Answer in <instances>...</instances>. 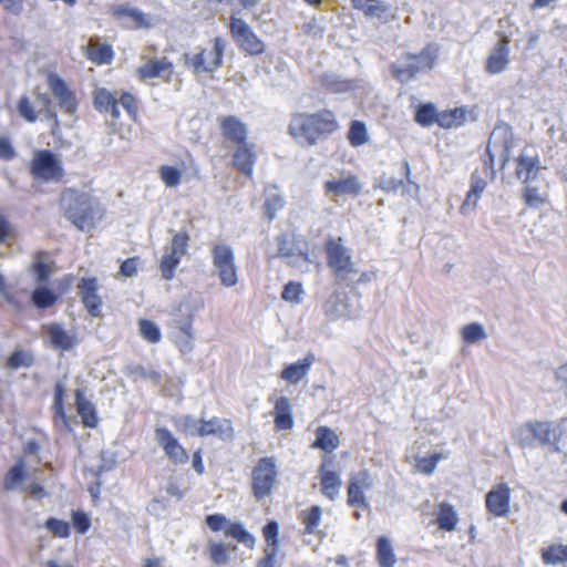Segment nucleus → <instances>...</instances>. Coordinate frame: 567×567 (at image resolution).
Returning <instances> with one entry per match:
<instances>
[{
	"label": "nucleus",
	"instance_id": "nucleus-1",
	"mask_svg": "<svg viewBox=\"0 0 567 567\" xmlns=\"http://www.w3.org/2000/svg\"><path fill=\"white\" fill-rule=\"evenodd\" d=\"M64 217L79 230L90 231L102 220L104 212L90 194L69 188L61 195Z\"/></svg>",
	"mask_w": 567,
	"mask_h": 567
},
{
	"label": "nucleus",
	"instance_id": "nucleus-2",
	"mask_svg": "<svg viewBox=\"0 0 567 567\" xmlns=\"http://www.w3.org/2000/svg\"><path fill=\"white\" fill-rule=\"evenodd\" d=\"M338 128L334 114L328 110L315 114H296L289 124V132L300 144L313 145L317 141Z\"/></svg>",
	"mask_w": 567,
	"mask_h": 567
},
{
	"label": "nucleus",
	"instance_id": "nucleus-3",
	"mask_svg": "<svg viewBox=\"0 0 567 567\" xmlns=\"http://www.w3.org/2000/svg\"><path fill=\"white\" fill-rule=\"evenodd\" d=\"M324 250L328 266L332 269L334 276L344 282H351L355 279L359 270L352 260V254L343 244L341 237L329 238L326 241Z\"/></svg>",
	"mask_w": 567,
	"mask_h": 567
},
{
	"label": "nucleus",
	"instance_id": "nucleus-4",
	"mask_svg": "<svg viewBox=\"0 0 567 567\" xmlns=\"http://www.w3.org/2000/svg\"><path fill=\"white\" fill-rule=\"evenodd\" d=\"M436 59L437 49L429 44L417 54H402L393 65V73L400 82L404 83L419 72L432 70Z\"/></svg>",
	"mask_w": 567,
	"mask_h": 567
},
{
	"label": "nucleus",
	"instance_id": "nucleus-5",
	"mask_svg": "<svg viewBox=\"0 0 567 567\" xmlns=\"http://www.w3.org/2000/svg\"><path fill=\"white\" fill-rule=\"evenodd\" d=\"M38 73L43 78L59 107L68 115L74 116L78 111V100L69 84L52 68H42Z\"/></svg>",
	"mask_w": 567,
	"mask_h": 567
},
{
	"label": "nucleus",
	"instance_id": "nucleus-6",
	"mask_svg": "<svg viewBox=\"0 0 567 567\" xmlns=\"http://www.w3.org/2000/svg\"><path fill=\"white\" fill-rule=\"evenodd\" d=\"M225 41L216 37L210 49H203L198 53H184L185 65L194 73H213L223 62Z\"/></svg>",
	"mask_w": 567,
	"mask_h": 567
},
{
	"label": "nucleus",
	"instance_id": "nucleus-7",
	"mask_svg": "<svg viewBox=\"0 0 567 567\" xmlns=\"http://www.w3.org/2000/svg\"><path fill=\"white\" fill-rule=\"evenodd\" d=\"M210 255L214 271L220 284L226 288L234 287L238 282L234 249L229 245L217 244L212 248Z\"/></svg>",
	"mask_w": 567,
	"mask_h": 567
},
{
	"label": "nucleus",
	"instance_id": "nucleus-8",
	"mask_svg": "<svg viewBox=\"0 0 567 567\" xmlns=\"http://www.w3.org/2000/svg\"><path fill=\"white\" fill-rule=\"evenodd\" d=\"M53 269L54 265L50 257L47 254L38 252V309L52 307L63 292L58 282H53L51 287L43 284L51 276Z\"/></svg>",
	"mask_w": 567,
	"mask_h": 567
},
{
	"label": "nucleus",
	"instance_id": "nucleus-9",
	"mask_svg": "<svg viewBox=\"0 0 567 567\" xmlns=\"http://www.w3.org/2000/svg\"><path fill=\"white\" fill-rule=\"evenodd\" d=\"M277 476L276 458L271 456L260 458L252 471L254 495L258 499L269 496L277 483Z\"/></svg>",
	"mask_w": 567,
	"mask_h": 567
},
{
	"label": "nucleus",
	"instance_id": "nucleus-10",
	"mask_svg": "<svg viewBox=\"0 0 567 567\" xmlns=\"http://www.w3.org/2000/svg\"><path fill=\"white\" fill-rule=\"evenodd\" d=\"M514 437L522 447H532L535 442L545 445L556 441V431L549 422H528L516 429Z\"/></svg>",
	"mask_w": 567,
	"mask_h": 567
},
{
	"label": "nucleus",
	"instance_id": "nucleus-11",
	"mask_svg": "<svg viewBox=\"0 0 567 567\" xmlns=\"http://www.w3.org/2000/svg\"><path fill=\"white\" fill-rule=\"evenodd\" d=\"M188 248V236L185 231L176 233L169 245L165 246L164 254L161 258L159 269L165 280L174 277V271L186 255Z\"/></svg>",
	"mask_w": 567,
	"mask_h": 567
},
{
	"label": "nucleus",
	"instance_id": "nucleus-12",
	"mask_svg": "<svg viewBox=\"0 0 567 567\" xmlns=\"http://www.w3.org/2000/svg\"><path fill=\"white\" fill-rule=\"evenodd\" d=\"M64 177L61 157L51 151H38V192L45 184H58Z\"/></svg>",
	"mask_w": 567,
	"mask_h": 567
},
{
	"label": "nucleus",
	"instance_id": "nucleus-13",
	"mask_svg": "<svg viewBox=\"0 0 567 567\" xmlns=\"http://www.w3.org/2000/svg\"><path fill=\"white\" fill-rule=\"evenodd\" d=\"M230 33L238 47L250 55H258L265 51V42L258 38L245 20L231 17Z\"/></svg>",
	"mask_w": 567,
	"mask_h": 567
},
{
	"label": "nucleus",
	"instance_id": "nucleus-14",
	"mask_svg": "<svg viewBox=\"0 0 567 567\" xmlns=\"http://www.w3.org/2000/svg\"><path fill=\"white\" fill-rule=\"evenodd\" d=\"M513 146V133L507 125H498L492 132L486 153L489 158L491 168L493 167L495 156H498L504 166L509 161L511 148Z\"/></svg>",
	"mask_w": 567,
	"mask_h": 567
},
{
	"label": "nucleus",
	"instance_id": "nucleus-15",
	"mask_svg": "<svg viewBox=\"0 0 567 567\" xmlns=\"http://www.w3.org/2000/svg\"><path fill=\"white\" fill-rule=\"evenodd\" d=\"M373 486L374 478L367 471L351 474L348 486V504L350 506L368 508L369 504L364 493L372 489Z\"/></svg>",
	"mask_w": 567,
	"mask_h": 567
},
{
	"label": "nucleus",
	"instance_id": "nucleus-16",
	"mask_svg": "<svg viewBox=\"0 0 567 567\" xmlns=\"http://www.w3.org/2000/svg\"><path fill=\"white\" fill-rule=\"evenodd\" d=\"M155 441L165 453V456L175 464H185L188 461L186 450L179 444L178 440L166 427L155 430Z\"/></svg>",
	"mask_w": 567,
	"mask_h": 567
},
{
	"label": "nucleus",
	"instance_id": "nucleus-17",
	"mask_svg": "<svg viewBox=\"0 0 567 567\" xmlns=\"http://www.w3.org/2000/svg\"><path fill=\"white\" fill-rule=\"evenodd\" d=\"M173 74L174 64L166 58H153L136 70V75L143 81L158 78L169 83Z\"/></svg>",
	"mask_w": 567,
	"mask_h": 567
},
{
	"label": "nucleus",
	"instance_id": "nucleus-18",
	"mask_svg": "<svg viewBox=\"0 0 567 567\" xmlns=\"http://www.w3.org/2000/svg\"><path fill=\"white\" fill-rule=\"evenodd\" d=\"M324 192L334 197L355 196L361 192V185L354 175L341 173L324 183Z\"/></svg>",
	"mask_w": 567,
	"mask_h": 567
},
{
	"label": "nucleus",
	"instance_id": "nucleus-19",
	"mask_svg": "<svg viewBox=\"0 0 567 567\" xmlns=\"http://www.w3.org/2000/svg\"><path fill=\"white\" fill-rule=\"evenodd\" d=\"M486 507L497 517L506 516L511 508V488L506 484L494 486L485 497Z\"/></svg>",
	"mask_w": 567,
	"mask_h": 567
},
{
	"label": "nucleus",
	"instance_id": "nucleus-20",
	"mask_svg": "<svg viewBox=\"0 0 567 567\" xmlns=\"http://www.w3.org/2000/svg\"><path fill=\"white\" fill-rule=\"evenodd\" d=\"M81 300L92 317L101 315L102 300L97 295V281L95 278H83L78 285Z\"/></svg>",
	"mask_w": 567,
	"mask_h": 567
},
{
	"label": "nucleus",
	"instance_id": "nucleus-21",
	"mask_svg": "<svg viewBox=\"0 0 567 567\" xmlns=\"http://www.w3.org/2000/svg\"><path fill=\"white\" fill-rule=\"evenodd\" d=\"M43 329L48 343L54 349L68 351L76 343L75 336L59 323L44 326Z\"/></svg>",
	"mask_w": 567,
	"mask_h": 567
},
{
	"label": "nucleus",
	"instance_id": "nucleus-22",
	"mask_svg": "<svg viewBox=\"0 0 567 567\" xmlns=\"http://www.w3.org/2000/svg\"><path fill=\"white\" fill-rule=\"evenodd\" d=\"M321 493L330 501H336L340 495L342 485L340 473L328 467V462H323L319 468Z\"/></svg>",
	"mask_w": 567,
	"mask_h": 567
},
{
	"label": "nucleus",
	"instance_id": "nucleus-23",
	"mask_svg": "<svg viewBox=\"0 0 567 567\" xmlns=\"http://www.w3.org/2000/svg\"><path fill=\"white\" fill-rule=\"evenodd\" d=\"M509 47L506 39L498 40L496 47L486 60L485 70L491 74L503 72L509 62Z\"/></svg>",
	"mask_w": 567,
	"mask_h": 567
},
{
	"label": "nucleus",
	"instance_id": "nucleus-24",
	"mask_svg": "<svg viewBox=\"0 0 567 567\" xmlns=\"http://www.w3.org/2000/svg\"><path fill=\"white\" fill-rule=\"evenodd\" d=\"M278 245V257L285 259L289 265L297 266L299 261H307V254L295 244L286 234L276 238Z\"/></svg>",
	"mask_w": 567,
	"mask_h": 567
},
{
	"label": "nucleus",
	"instance_id": "nucleus-25",
	"mask_svg": "<svg viewBox=\"0 0 567 567\" xmlns=\"http://www.w3.org/2000/svg\"><path fill=\"white\" fill-rule=\"evenodd\" d=\"M352 7L364 13L365 17L388 21L391 6L381 0H351Z\"/></svg>",
	"mask_w": 567,
	"mask_h": 567
},
{
	"label": "nucleus",
	"instance_id": "nucleus-26",
	"mask_svg": "<svg viewBox=\"0 0 567 567\" xmlns=\"http://www.w3.org/2000/svg\"><path fill=\"white\" fill-rule=\"evenodd\" d=\"M231 422L227 419L212 417L209 421L200 420L198 436L214 435L227 440L233 436Z\"/></svg>",
	"mask_w": 567,
	"mask_h": 567
},
{
	"label": "nucleus",
	"instance_id": "nucleus-27",
	"mask_svg": "<svg viewBox=\"0 0 567 567\" xmlns=\"http://www.w3.org/2000/svg\"><path fill=\"white\" fill-rule=\"evenodd\" d=\"M315 362V355L309 353L302 360L288 364L280 374V378L290 384L302 381Z\"/></svg>",
	"mask_w": 567,
	"mask_h": 567
},
{
	"label": "nucleus",
	"instance_id": "nucleus-28",
	"mask_svg": "<svg viewBox=\"0 0 567 567\" xmlns=\"http://www.w3.org/2000/svg\"><path fill=\"white\" fill-rule=\"evenodd\" d=\"M223 135L235 144L246 143L247 126L236 116H226L220 120Z\"/></svg>",
	"mask_w": 567,
	"mask_h": 567
},
{
	"label": "nucleus",
	"instance_id": "nucleus-29",
	"mask_svg": "<svg viewBox=\"0 0 567 567\" xmlns=\"http://www.w3.org/2000/svg\"><path fill=\"white\" fill-rule=\"evenodd\" d=\"M256 161V153L252 144H239L233 156V163L246 176L251 177L254 173V165Z\"/></svg>",
	"mask_w": 567,
	"mask_h": 567
},
{
	"label": "nucleus",
	"instance_id": "nucleus-30",
	"mask_svg": "<svg viewBox=\"0 0 567 567\" xmlns=\"http://www.w3.org/2000/svg\"><path fill=\"white\" fill-rule=\"evenodd\" d=\"M486 185V181L477 171H475L471 176L470 190L467 192L465 200L461 206L462 214H467L476 208L477 202L482 193L485 190Z\"/></svg>",
	"mask_w": 567,
	"mask_h": 567
},
{
	"label": "nucleus",
	"instance_id": "nucleus-31",
	"mask_svg": "<svg viewBox=\"0 0 567 567\" xmlns=\"http://www.w3.org/2000/svg\"><path fill=\"white\" fill-rule=\"evenodd\" d=\"M94 107L104 113H111L114 118L120 116L116 97L104 87H96L93 91Z\"/></svg>",
	"mask_w": 567,
	"mask_h": 567
},
{
	"label": "nucleus",
	"instance_id": "nucleus-32",
	"mask_svg": "<svg viewBox=\"0 0 567 567\" xmlns=\"http://www.w3.org/2000/svg\"><path fill=\"white\" fill-rule=\"evenodd\" d=\"M540 171L536 156L519 155L517 158L516 175L524 184L533 183Z\"/></svg>",
	"mask_w": 567,
	"mask_h": 567
},
{
	"label": "nucleus",
	"instance_id": "nucleus-33",
	"mask_svg": "<svg viewBox=\"0 0 567 567\" xmlns=\"http://www.w3.org/2000/svg\"><path fill=\"white\" fill-rule=\"evenodd\" d=\"M40 115L48 121L51 133L58 135L60 125L55 105L52 104L47 94L38 93V117Z\"/></svg>",
	"mask_w": 567,
	"mask_h": 567
},
{
	"label": "nucleus",
	"instance_id": "nucleus-34",
	"mask_svg": "<svg viewBox=\"0 0 567 567\" xmlns=\"http://www.w3.org/2000/svg\"><path fill=\"white\" fill-rule=\"evenodd\" d=\"M275 423L280 430H290L293 427L291 415V405L286 396H280L275 403Z\"/></svg>",
	"mask_w": 567,
	"mask_h": 567
},
{
	"label": "nucleus",
	"instance_id": "nucleus-35",
	"mask_svg": "<svg viewBox=\"0 0 567 567\" xmlns=\"http://www.w3.org/2000/svg\"><path fill=\"white\" fill-rule=\"evenodd\" d=\"M75 405L79 415L82 417V422L87 427H94L97 424V417L95 414L94 405L86 400L81 390L75 392Z\"/></svg>",
	"mask_w": 567,
	"mask_h": 567
},
{
	"label": "nucleus",
	"instance_id": "nucleus-36",
	"mask_svg": "<svg viewBox=\"0 0 567 567\" xmlns=\"http://www.w3.org/2000/svg\"><path fill=\"white\" fill-rule=\"evenodd\" d=\"M339 436L328 426H319L316 430L313 447L323 450L327 453L333 452L339 446Z\"/></svg>",
	"mask_w": 567,
	"mask_h": 567
},
{
	"label": "nucleus",
	"instance_id": "nucleus-37",
	"mask_svg": "<svg viewBox=\"0 0 567 567\" xmlns=\"http://www.w3.org/2000/svg\"><path fill=\"white\" fill-rule=\"evenodd\" d=\"M436 522L441 529L452 532L456 528L458 515L453 505L441 503L436 513Z\"/></svg>",
	"mask_w": 567,
	"mask_h": 567
},
{
	"label": "nucleus",
	"instance_id": "nucleus-38",
	"mask_svg": "<svg viewBox=\"0 0 567 567\" xmlns=\"http://www.w3.org/2000/svg\"><path fill=\"white\" fill-rule=\"evenodd\" d=\"M377 560L380 567H394L396 557L388 537H380L377 543Z\"/></svg>",
	"mask_w": 567,
	"mask_h": 567
},
{
	"label": "nucleus",
	"instance_id": "nucleus-39",
	"mask_svg": "<svg viewBox=\"0 0 567 567\" xmlns=\"http://www.w3.org/2000/svg\"><path fill=\"white\" fill-rule=\"evenodd\" d=\"M326 315L334 320L340 317L350 316L347 310L346 296L342 293L332 295L323 306Z\"/></svg>",
	"mask_w": 567,
	"mask_h": 567
},
{
	"label": "nucleus",
	"instance_id": "nucleus-40",
	"mask_svg": "<svg viewBox=\"0 0 567 567\" xmlns=\"http://www.w3.org/2000/svg\"><path fill=\"white\" fill-rule=\"evenodd\" d=\"M24 478H25L24 462L22 458H20L6 473L4 480H3V488L6 491H13L23 482Z\"/></svg>",
	"mask_w": 567,
	"mask_h": 567
},
{
	"label": "nucleus",
	"instance_id": "nucleus-41",
	"mask_svg": "<svg viewBox=\"0 0 567 567\" xmlns=\"http://www.w3.org/2000/svg\"><path fill=\"white\" fill-rule=\"evenodd\" d=\"M86 56L94 63L106 64L112 60V49L107 44L91 41L86 48Z\"/></svg>",
	"mask_w": 567,
	"mask_h": 567
},
{
	"label": "nucleus",
	"instance_id": "nucleus-42",
	"mask_svg": "<svg viewBox=\"0 0 567 567\" xmlns=\"http://www.w3.org/2000/svg\"><path fill=\"white\" fill-rule=\"evenodd\" d=\"M466 112L463 109H454L437 114L436 123L442 127H460L463 125Z\"/></svg>",
	"mask_w": 567,
	"mask_h": 567
},
{
	"label": "nucleus",
	"instance_id": "nucleus-43",
	"mask_svg": "<svg viewBox=\"0 0 567 567\" xmlns=\"http://www.w3.org/2000/svg\"><path fill=\"white\" fill-rule=\"evenodd\" d=\"M225 535L235 538L237 542L244 544L248 548H254L256 539L252 534L245 529L240 523L230 524L225 529Z\"/></svg>",
	"mask_w": 567,
	"mask_h": 567
},
{
	"label": "nucleus",
	"instance_id": "nucleus-44",
	"mask_svg": "<svg viewBox=\"0 0 567 567\" xmlns=\"http://www.w3.org/2000/svg\"><path fill=\"white\" fill-rule=\"evenodd\" d=\"M542 559L546 565L567 563V546L561 544L549 546L543 550Z\"/></svg>",
	"mask_w": 567,
	"mask_h": 567
},
{
	"label": "nucleus",
	"instance_id": "nucleus-45",
	"mask_svg": "<svg viewBox=\"0 0 567 567\" xmlns=\"http://www.w3.org/2000/svg\"><path fill=\"white\" fill-rule=\"evenodd\" d=\"M175 427L190 436H196L199 434L200 420H196L192 415H179L173 419Z\"/></svg>",
	"mask_w": 567,
	"mask_h": 567
},
{
	"label": "nucleus",
	"instance_id": "nucleus-46",
	"mask_svg": "<svg viewBox=\"0 0 567 567\" xmlns=\"http://www.w3.org/2000/svg\"><path fill=\"white\" fill-rule=\"evenodd\" d=\"M118 16L128 17L133 22L135 28H150L151 19L148 16L144 14L141 10L131 6H122L116 10Z\"/></svg>",
	"mask_w": 567,
	"mask_h": 567
},
{
	"label": "nucleus",
	"instance_id": "nucleus-47",
	"mask_svg": "<svg viewBox=\"0 0 567 567\" xmlns=\"http://www.w3.org/2000/svg\"><path fill=\"white\" fill-rule=\"evenodd\" d=\"M33 361L34 359L31 352L18 349L8 357L7 367L17 370L22 367H31Z\"/></svg>",
	"mask_w": 567,
	"mask_h": 567
},
{
	"label": "nucleus",
	"instance_id": "nucleus-48",
	"mask_svg": "<svg viewBox=\"0 0 567 567\" xmlns=\"http://www.w3.org/2000/svg\"><path fill=\"white\" fill-rule=\"evenodd\" d=\"M138 329L141 337L150 343H157L161 341L162 333L156 323L151 320L141 319L138 321Z\"/></svg>",
	"mask_w": 567,
	"mask_h": 567
},
{
	"label": "nucleus",
	"instance_id": "nucleus-49",
	"mask_svg": "<svg viewBox=\"0 0 567 567\" xmlns=\"http://www.w3.org/2000/svg\"><path fill=\"white\" fill-rule=\"evenodd\" d=\"M210 559L217 565H225L230 560L231 550L223 543H209Z\"/></svg>",
	"mask_w": 567,
	"mask_h": 567
},
{
	"label": "nucleus",
	"instance_id": "nucleus-50",
	"mask_svg": "<svg viewBox=\"0 0 567 567\" xmlns=\"http://www.w3.org/2000/svg\"><path fill=\"white\" fill-rule=\"evenodd\" d=\"M322 508L320 506H312L308 511L302 512V522L306 526V533H315L321 523Z\"/></svg>",
	"mask_w": 567,
	"mask_h": 567
},
{
	"label": "nucleus",
	"instance_id": "nucleus-51",
	"mask_svg": "<svg viewBox=\"0 0 567 567\" xmlns=\"http://www.w3.org/2000/svg\"><path fill=\"white\" fill-rule=\"evenodd\" d=\"M462 338L468 343H475L480 340L486 339L487 333L481 323L473 322L462 328Z\"/></svg>",
	"mask_w": 567,
	"mask_h": 567
},
{
	"label": "nucleus",
	"instance_id": "nucleus-52",
	"mask_svg": "<svg viewBox=\"0 0 567 567\" xmlns=\"http://www.w3.org/2000/svg\"><path fill=\"white\" fill-rule=\"evenodd\" d=\"M348 138L352 146H361L368 142L367 127L362 122L354 121L349 130Z\"/></svg>",
	"mask_w": 567,
	"mask_h": 567
},
{
	"label": "nucleus",
	"instance_id": "nucleus-53",
	"mask_svg": "<svg viewBox=\"0 0 567 567\" xmlns=\"http://www.w3.org/2000/svg\"><path fill=\"white\" fill-rule=\"evenodd\" d=\"M437 114L432 104H425L417 109L415 121L422 126H431L436 122Z\"/></svg>",
	"mask_w": 567,
	"mask_h": 567
},
{
	"label": "nucleus",
	"instance_id": "nucleus-54",
	"mask_svg": "<svg viewBox=\"0 0 567 567\" xmlns=\"http://www.w3.org/2000/svg\"><path fill=\"white\" fill-rule=\"evenodd\" d=\"M302 285L296 281H289L282 290L281 298L291 303H300L302 299Z\"/></svg>",
	"mask_w": 567,
	"mask_h": 567
},
{
	"label": "nucleus",
	"instance_id": "nucleus-55",
	"mask_svg": "<svg viewBox=\"0 0 567 567\" xmlns=\"http://www.w3.org/2000/svg\"><path fill=\"white\" fill-rule=\"evenodd\" d=\"M523 198L528 206L538 207L545 202V196L537 186L532 183L525 184Z\"/></svg>",
	"mask_w": 567,
	"mask_h": 567
},
{
	"label": "nucleus",
	"instance_id": "nucleus-56",
	"mask_svg": "<svg viewBox=\"0 0 567 567\" xmlns=\"http://www.w3.org/2000/svg\"><path fill=\"white\" fill-rule=\"evenodd\" d=\"M161 178L167 187H176L182 177V172L174 167L164 165L159 168Z\"/></svg>",
	"mask_w": 567,
	"mask_h": 567
},
{
	"label": "nucleus",
	"instance_id": "nucleus-57",
	"mask_svg": "<svg viewBox=\"0 0 567 567\" xmlns=\"http://www.w3.org/2000/svg\"><path fill=\"white\" fill-rule=\"evenodd\" d=\"M45 528L60 538H66L70 535V524L65 520L49 518L45 522Z\"/></svg>",
	"mask_w": 567,
	"mask_h": 567
},
{
	"label": "nucleus",
	"instance_id": "nucleus-58",
	"mask_svg": "<svg viewBox=\"0 0 567 567\" xmlns=\"http://www.w3.org/2000/svg\"><path fill=\"white\" fill-rule=\"evenodd\" d=\"M175 326L185 337V341L181 346L182 351H184V352L190 351L193 348V344L190 342V339H192V319H190V317H187L183 321L175 320Z\"/></svg>",
	"mask_w": 567,
	"mask_h": 567
},
{
	"label": "nucleus",
	"instance_id": "nucleus-59",
	"mask_svg": "<svg viewBox=\"0 0 567 567\" xmlns=\"http://www.w3.org/2000/svg\"><path fill=\"white\" fill-rule=\"evenodd\" d=\"M441 458V454L434 453L430 457H423L417 460L415 467L417 472L431 475L435 471L436 464Z\"/></svg>",
	"mask_w": 567,
	"mask_h": 567
},
{
	"label": "nucleus",
	"instance_id": "nucleus-60",
	"mask_svg": "<svg viewBox=\"0 0 567 567\" xmlns=\"http://www.w3.org/2000/svg\"><path fill=\"white\" fill-rule=\"evenodd\" d=\"M284 207V199L279 195H269L265 202V210L269 220L276 218L277 213Z\"/></svg>",
	"mask_w": 567,
	"mask_h": 567
},
{
	"label": "nucleus",
	"instance_id": "nucleus-61",
	"mask_svg": "<svg viewBox=\"0 0 567 567\" xmlns=\"http://www.w3.org/2000/svg\"><path fill=\"white\" fill-rule=\"evenodd\" d=\"M278 553L279 549L276 547H266L265 556L258 561L257 567H280L281 563Z\"/></svg>",
	"mask_w": 567,
	"mask_h": 567
},
{
	"label": "nucleus",
	"instance_id": "nucleus-62",
	"mask_svg": "<svg viewBox=\"0 0 567 567\" xmlns=\"http://www.w3.org/2000/svg\"><path fill=\"white\" fill-rule=\"evenodd\" d=\"M71 517L72 524L79 534H85L90 529L91 519L85 513L73 511Z\"/></svg>",
	"mask_w": 567,
	"mask_h": 567
},
{
	"label": "nucleus",
	"instance_id": "nucleus-63",
	"mask_svg": "<svg viewBox=\"0 0 567 567\" xmlns=\"http://www.w3.org/2000/svg\"><path fill=\"white\" fill-rule=\"evenodd\" d=\"M279 525L277 522H269L264 527V536L267 542V547H276L279 549V540H278Z\"/></svg>",
	"mask_w": 567,
	"mask_h": 567
},
{
	"label": "nucleus",
	"instance_id": "nucleus-64",
	"mask_svg": "<svg viewBox=\"0 0 567 567\" xmlns=\"http://www.w3.org/2000/svg\"><path fill=\"white\" fill-rule=\"evenodd\" d=\"M381 187L388 192H406V185L402 179L394 178L392 176H382L380 181Z\"/></svg>",
	"mask_w": 567,
	"mask_h": 567
}]
</instances>
